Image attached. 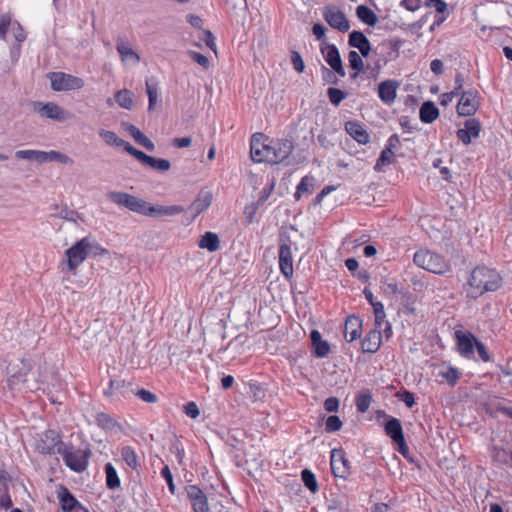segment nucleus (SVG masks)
I'll return each mask as SVG.
<instances>
[{"label":"nucleus","instance_id":"4d7b16f0","mask_svg":"<svg viewBox=\"0 0 512 512\" xmlns=\"http://www.w3.org/2000/svg\"><path fill=\"white\" fill-rule=\"evenodd\" d=\"M424 5L434 7L439 14H444L447 10V3L443 0H425Z\"/></svg>","mask_w":512,"mask_h":512},{"label":"nucleus","instance_id":"9d476101","mask_svg":"<svg viewBox=\"0 0 512 512\" xmlns=\"http://www.w3.org/2000/svg\"><path fill=\"white\" fill-rule=\"evenodd\" d=\"M64 446L59 433L53 429L44 431L37 443V449L42 454L58 453V448Z\"/></svg>","mask_w":512,"mask_h":512},{"label":"nucleus","instance_id":"a211bd4d","mask_svg":"<svg viewBox=\"0 0 512 512\" xmlns=\"http://www.w3.org/2000/svg\"><path fill=\"white\" fill-rule=\"evenodd\" d=\"M33 106L34 110L38 112L42 117L57 121H62L65 119L64 110L53 102H34Z\"/></svg>","mask_w":512,"mask_h":512},{"label":"nucleus","instance_id":"de8ad7c7","mask_svg":"<svg viewBox=\"0 0 512 512\" xmlns=\"http://www.w3.org/2000/svg\"><path fill=\"white\" fill-rule=\"evenodd\" d=\"M361 54L355 50H351L348 53V62L351 69L357 72L364 71V62L361 58Z\"/></svg>","mask_w":512,"mask_h":512},{"label":"nucleus","instance_id":"0eeeda50","mask_svg":"<svg viewBox=\"0 0 512 512\" xmlns=\"http://www.w3.org/2000/svg\"><path fill=\"white\" fill-rule=\"evenodd\" d=\"M51 88L53 91L78 90L84 86V80L63 72H52L49 75Z\"/></svg>","mask_w":512,"mask_h":512},{"label":"nucleus","instance_id":"3c124183","mask_svg":"<svg viewBox=\"0 0 512 512\" xmlns=\"http://www.w3.org/2000/svg\"><path fill=\"white\" fill-rule=\"evenodd\" d=\"M396 396L408 408H412L416 404L414 393L409 390H400L397 392Z\"/></svg>","mask_w":512,"mask_h":512},{"label":"nucleus","instance_id":"aec40b11","mask_svg":"<svg viewBox=\"0 0 512 512\" xmlns=\"http://www.w3.org/2000/svg\"><path fill=\"white\" fill-rule=\"evenodd\" d=\"M294 150L293 141L290 139H280L273 143L272 164L283 162Z\"/></svg>","mask_w":512,"mask_h":512},{"label":"nucleus","instance_id":"864d4df0","mask_svg":"<svg viewBox=\"0 0 512 512\" xmlns=\"http://www.w3.org/2000/svg\"><path fill=\"white\" fill-rule=\"evenodd\" d=\"M291 63L295 71H297L298 73H302L304 71L305 64L301 54L298 51H291Z\"/></svg>","mask_w":512,"mask_h":512},{"label":"nucleus","instance_id":"0e129e2a","mask_svg":"<svg viewBox=\"0 0 512 512\" xmlns=\"http://www.w3.org/2000/svg\"><path fill=\"white\" fill-rule=\"evenodd\" d=\"M194 512H209L208 502L206 496L192 502Z\"/></svg>","mask_w":512,"mask_h":512},{"label":"nucleus","instance_id":"1a4fd4ad","mask_svg":"<svg viewBox=\"0 0 512 512\" xmlns=\"http://www.w3.org/2000/svg\"><path fill=\"white\" fill-rule=\"evenodd\" d=\"M479 93L475 89H469L461 92V97L457 105L459 116H472L479 108Z\"/></svg>","mask_w":512,"mask_h":512},{"label":"nucleus","instance_id":"4c0bfd02","mask_svg":"<svg viewBox=\"0 0 512 512\" xmlns=\"http://www.w3.org/2000/svg\"><path fill=\"white\" fill-rule=\"evenodd\" d=\"M106 486L114 490L120 486V478L115 467L111 463L105 464Z\"/></svg>","mask_w":512,"mask_h":512},{"label":"nucleus","instance_id":"79ce46f5","mask_svg":"<svg viewBox=\"0 0 512 512\" xmlns=\"http://www.w3.org/2000/svg\"><path fill=\"white\" fill-rule=\"evenodd\" d=\"M301 480L305 487L312 493L318 491V483L315 474L309 469H303L301 471Z\"/></svg>","mask_w":512,"mask_h":512},{"label":"nucleus","instance_id":"09e8293b","mask_svg":"<svg viewBox=\"0 0 512 512\" xmlns=\"http://www.w3.org/2000/svg\"><path fill=\"white\" fill-rule=\"evenodd\" d=\"M96 423L103 429L112 430L116 427V421L107 413H97L95 418Z\"/></svg>","mask_w":512,"mask_h":512},{"label":"nucleus","instance_id":"13d9d810","mask_svg":"<svg viewBox=\"0 0 512 512\" xmlns=\"http://www.w3.org/2000/svg\"><path fill=\"white\" fill-rule=\"evenodd\" d=\"M135 395L146 403H155V402H157V399H158L156 394H154L146 389L138 390L135 393Z\"/></svg>","mask_w":512,"mask_h":512},{"label":"nucleus","instance_id":"6e6552de","mask_svg":"<svg viewBox=\"0 0 512 512\" xmlns=\"http://www.w3.org/2000/svg\"><path fill=\"white\" fill-rule=\"evenodd\" d=\"M459 354L466 359H474L475 346L478 339L469 330H456L454 332Z\"/></svg>","mask_w":512,"mask_h":512},{"label":"nucleus","instance_id":"f257e3e1","mask_svg":"<svg viewBox=\"0 0 512 512\" xmlns=\"http://www.w3.org/2000/svg\"><path fill=\"white\" fill-rule=\"evenodd\" d=\"M467 283V297L477 299L487 292L499 290L503 285V279L496 269L477 266L471 271Z\"/></svg>","mask_w":512,"mask_h":512},{"label":"nucleus","instance_id":"69168bd1","mask_svg":"<svg viewBox=\"0 0 512 512\" xmlns=\"http://www.w3.org/2000/svg\"><path fill=\"white\" fill-rule=\"evenodd\" d=\"M110 390H114L116 394L125 395L126 382L124 380H110Z\"/></svg>","mask_w":512,"mask_h":512},{"label":"nucleus","instance_id":"f03ea898","mask_svg":"<svg viewBox=\"0 0 512 512\" xmlns=\"http://www.w3.org/2000/svg\"><path fill=\"white\" fill-rule=\"evenodd\" d=\"M107 196L114 204L123 206L140 215L154 217L160 214V206L150 205L148 202L129 193L111 191Z\"/></svg>","mask_w":512,"mask_h":512},{"label":"nucleus","instance_id":"412c9836","mask_svg":"<svg viewBox=\"0 0 512 512\" xmlns=\"http://www.w3.org/2000/svg\"><path fill=\"white\" fill-rule=\"evenodd\" d=\"M362 319L356 315H350L346 318L344 325V338L351 343L361 336Z\"/></svg>","mask_w":512,"mask_h":512},{"label":"nucleus","instance_id":"c85d7f7f","mask_svg":"<svg viewBox=\"0 0 512 512\" xmlns=\"http://www.w3.org/2000/svg\"><path fill=\"white\" fill-rule=\"evenodd\" d=\"M50 216L54 218L64 219L73 223H76L79 219H81V216L77 211L69 209L66 205L51 206Z\"/></svg>","mask_w":512,"mask_h":512},{"label":"nucleus","instance_id":"680f3d73","mask_svg":"<svg viewBox=\"0 0 512 512\" xmlns=\"http://www.w3.org/2000/svg\"><path fill=\"white\" fill-rule=\"evenodd\" d=\"M184 412L188 417H190L192 419L197 418L200 414L197 404L192 401L188 402L184 405Z\"/></svg>","mask_w":512,"mask_h":512},{"label":"nucleus","instance_id":"603ef678","mask_svg":"<svg viewBox=\"0 0 512 512\" xmlns=\"http://www.w3.org/2000/svg\"><path fill=\"white\" fill-rule=\"evenodd\" d=\"M322 80L327 84L337 85L339 82L338 77L335 75V73L331 70V68H328L324 65L320 68Z\"/></svg>","mask_w":512,"mask_h":512},{"label":"nucleus","instance_id":"20e7f679","mask_svg":"<svg viewBox=\"0 0 512 512\" xmlns=\"http://www.w3.org/2000/svg\"><path fill=\"white\" fill-rule=\"evenodd\" d=\"M273 141L265 138L263 133H254L250 141L251 159L256 163L272 164Z\"/></svg>","mask_w":512,"mask_h":512},{"label":"nucleus","instance_id":"ddd939ff","mask_svg":"<svg viewBox=\"0 0 512 512\" xmlns=\"http://www.w3.org/2000/svg\"><path fill=\"white\" fill-rule=\"evenodd\" d=\"M85 243L86 242H83V239H81L65 251L69 271L77 269L87 258L84 246Z\"/></svg>","mask_w":512,"mask_h":512},{"label":"nucleus","instance_id":"6ab92c4d","mask_svg":"<svg viewBox=\"0 0 512 512\" xmlns=\"http://www.w3.org/2000/svg\"><path fill=\"white\" fill-rule=\"evenodd\" d=\"M348 45L350 47L358 49L363 57H368L371 52V43L366 35L359 30H353L349 34Z\"/></svg>","mask_w":512,"mask_h":512},{"label":"nucleus","instance_id":"5fc2aeb1","mask_svg":"<svg viewBox=\"0 0 512 512\" xmlns=\"http://www.w3.org/2000/svg\"><path fill=\"white\" fill-rule=\"evenodd\" d=\"M188 55L194 62L199 64L202 68H204V69L209 68L210 61H209L208 57H206L205 55H203L199 52H196V51H192V50L188 51Z\"/></svg>","mask_w":512,"mask_h":512},{"label":"nucleus","instance_id":"c756f323","mask_svg":"<svg viewBox=\"0 0 512 512\" xmlns=\"http://www.w3.org/2000/svg\"><path fill=\"white\" fill-rule=\"evenodd\" d=\"M125 127V131L129 133L131 137L135 140V142L141 146H143L148 151H153L155 146L153 142L146 137L136 126L132 124H123Z\"/></svg>","mask_w":512,"mask_h":512},{"label":"nucleus","instance_id":"052dcab7","mask_svg":"<svg viewBox=\"0 0 512 512\" xmlns=\"http://www.w3.org/2000/svg\"><path fill=\"white\" fill-rule=\"evenodd\" d=\"M181 205L162 206V216H174L184 212Z\"/></svg>","mask_w":512,"mask_h":512},{"label":"nucleus","instance_id":"a19ab883","mask_svg":"<svg viewBox=\"0 0 512 512\" xmlns=\"http://www.w3.org/2000/svg\"><path fill=\"white\" fill-rule=\"evenodd\" d=\"M115 101L120 107L129 110L133 106V94L127 89L119 90L115 94Z\"/></svg>","mask_w":512,"mask_h":512},{"label":"nucleus","instance_id":"e433bc0d","mask_svg":"<svg viewBox=\"0 0 512 512\" xmlns=\"http://www.w3.org/2000/svg\"><path fill=\"white\" fill-rule=\"evenodd\" d=\"M15 157L35 161L37 163H44V151L41 150H18L15 152Z\"/></svg>","mask_w":512,"mask_h":512},{"label":"nucleus","instance_id":"ea45409f","mask_svg":"<svg viewBox=\"0 0 512 512\" xmlns=\"http://www.w3.org/2000/svg\"><path fill=\"white\" fill-rule=\"evenodd\" d=\"M146 92L149 99L148 109L151 110L154 108L158 100L157 82L154 78L146 80Z\"/></svg>","mask_w":512,"mask_h":512},{"label":"nucleus","instance_id":"e2e57ef3","mask_svg":"<svg viewBox=\"0 0 512 512\" xmlns=\"http://www.w3.org/2000/svg\"><path fill=\"white\" fill-rule=\"evenodd\" d=\"M475 350L477 351L479 358L483 362H490L491 361L490 354L487 351L486 346L484 345V343H482L481 341L478 340V342H477V344L475 346Z\"/></svg>","mask_w":512,"mask_h":512},{"label":"nucleus","instance_id":"774afa93","mask_svg":"<svg viewBox=\"0 0 512 512\" xmlns=\"http://www.w3.org/2000/svg\"><path fill=\"white\" fill-rule=\"evenodd\" d=\"M201 40H203L207 47H209L211 50L216 51V42L215 37L209 30H203V37H201Z\"/></svg>","mask_w":512,"mask_h":512},{"label":"nucleus","instance_id":"2eb2a0df","mask_svg":"<svg viewBox=\"0 0 512 512\" xmlns=\"http://www.w3.org/2000/svg\"><path fill=\"white\" fill-rule=\"evenodd\" d=\"M480 131V121L476 118H469L465 121L464 128L457 130L456 136L464 145H468L473 138L479 137Z\"/></svg>","mask_w":512,"mask_h":512},{"label":"nucleus","instance_id":"338daca9","mask_svg":"<svg viewBox=\"0 0 512 512\" xmlns=\"http://www.w3.org/2000/svg\"><path fill=\"white\" fill-rule=\"evenodd\" d=\"M339 408V400L336 397H329L324 401V409L329 412H337Z\"/></svg>","mask_w":512,"mask_h":512},{"label":"nucleus","instance_id":"a18cd8bd","mask_svg":"<svg viewBox=\"0 0 512 512\" xmlns=\"http://www.w3.org/2000/svg\"><path fill=\"white\" fill-rule=\"evenodd\" d=\"M327 96L332 105L339 106L340 103L347 98L348 93L339 88L329 87L327 89Z\"/></svg>","mask_w":512,"mask_h":512},{"label":"nucleus","instance_id":"c9c22d12","mask_svg":"<svg viewBox=\"0 0 512 512\" xmlns=\"http://www.w3.org/2000/svg\"><path fill=\"white\" fill-rule=\"evenodd\" d=\"M314 180V177L310 175H306L300 180L296 187V192L294 194L295 200L298 201L303 193H312Z\"/></svg>","mask_w":512,"mask_h":512},{"label":"nucleus","instance_id":"5701e85b","mask_svg":"<svg viewBox=\"0 0 512 512\" xmlns=\"http://www.w3.org/2000/svg\"><path fill=\"white\" fill-rule=\"evenodd\" d=\"M310 339L312 345V354L316 358H324L330 352V344L322 339L321 333L317 329H313L310 332Z\"/></svg>","mask_w":512,"mask_h":512},{"label":"nucleus","instance_id":"cd10ccee","mask_svg":"<svg viewBox=\"0 0 512 512\" xmlns=\"http://www.w3.org/2000/svg\"><path fill=\"white\" fill-rule=\"evenodd\" d=\"M384 431L386 435L394 442L404 437L401 421L393 416H387L384 423Z\"/></svg>","mask_w":512,"mask_h":512},{"label":"nucleus","instance_id":"6e6d98bb","mask_svg":"<svg viewBox=\"0 0 512 512\" xmlns=\"http://www.w3.org/2000/svg\"><path fill=\"white\" fill-rule=\"evenodd\" d=\"M162 478L167 482L169 491L172 494H175L176 487H175V484H174V481H173V476H172V473H171V471L169 469V466H167V465L162 467Z\"/></svg>","mask_w":512,"mask_h":512},{"label":"nucleus","instance_id":"49530a36","mask_svg":"<svg viewBox=\"0 0 512 512\" xmlns=\"http://www.w3.org/2000/svg\"><path fill=\"white\" fill-rule=\"evenodd\" d=\"M121 456H122V459L125 461V463L130 468H132V469L137 468V466H138L137 454L130 446H125L121 449Z\"/></svg>","mask_w":512,"mask_h":512},{"label":"nucleus","instance_id":"dca6fc26","mask_svg":"<svg viewBox=\"0 0 512 512\" xmlns=\"http://www.w3.org/2000/svg\"><path fill=\"white\" fill-rule=\"evenodd\" d=\"M116 49L126 66L134 67L140 62V56L132 49L125 38L117 39Z\"/></svg>","mask_w":512,"mask_h":512},{"label":"nucleus","instance_id":"a878e982","mask_svg":"<svg viewBox=\"0 0 512 512\" xmlns=\"http://www.w3.org/2000/svg\"><path fill=\"white\" fill-rule=\"evenodd\" d=\"M320 51L330 68L342 62L339 49L335 44L323 42Z\"/></svg>","mask_w":512,"mask_h":512},{"label":"nucleus","instance_id":"393cba45","mask_svg":"<svg viewBox=\"0 0 512 512\" xmlns=\"http://www.w3.org/2000/svg\"><path fill=\"white\" fill-rule=\"evenodd\" d=\"M345 130L359 144H367L370 140L367 130L357 121L346 122Z\"/></svg>","mask_w":512,"mask_h":512},{"label":"nucleus","instance_id":"423d86ee","mask_svg":"<svg viewBox=\"0 0 512 512\" xmlns=\"http://www.w3.org/2000/svg\"><path fill=\"white\" fill-rule=\"evenodd\" d=\"M292 241L286 233L279 237V269L286 280L293 277Z\"/></svg>","mask_w":512,"mask_h":512},{"label":"nucleus","instance_id":"bb28decb","mask_svg":"<svg viewBox=\"0 0 512 512\" xmlns=\"http://www.w3.org/2000/svg\"><path fill=\"white\" fill-rule=\"evenodd\" d=\"M439 117V109L433 101H425L419 109V118L422 123L431 124Z\"/></svg>","mask_w":512,"mask_h":512},{"label":"nucleus","instance_id":"f704fd0d","mask_svg":"<svg viewBox=\"0 0 512 512\" xmlns=\"http://www.w3.org/2000/svg\"><path fill=\"white\" fill-rule=\"evenodd\" d=\"M83 239V242H86L84 244L85 246V249H86V255L87 257L89 256H100V255H103V254H107L108 253V250H106L105 248H103L96 240H94L93 238L91 237H84L82 238Z\"/></svg>","mask_w":512,"mask_h":512},{"label":"nucleus","instance_id":"c03bdc74","mask_svg":"<svg viewBox=\"0 0 512 512\" xmlns=\"http://www.w3.org/2000/svg\"><path fill=\"white\" fill-rule=\"evenodd\" d=\"M395 155V152L391 151L390 149H383L380 152V155L376 161V164L374 166V170L377 172H380L383 170L384 166H387L391 164L392 157Z\"/></svg>","mask_w":512,"mask_h":512},{"label":"nucleus","instance_id":"473e14b6","mask_svg":"<svg viewBox=\"0 0 512 512\" xmlns=\"http://www.w3.org/2000/svg\"><path fill=\"white\" fill-rule=\"evenodd\" d=\"M356 16L361 22L368 26L373 27L378 22L376 13L365 4H361L356 7Z\"/></svg>","mask_w":512,"mask_h":512},{"label":"nucleus","instance_id":"9b49d317","mask_svg":"<svg viewBox=\"0 0 512 512\" xmlns=\"http://www.w3.org/2000/svg\"><path fill=\"white\" fill-rule=\"evenodd\" d=\"M331 470L334 477L347 479L350 475L351 464L341 449H333L331 452Z\"/></svg>","mask_w":512,"mask_h":512},{"label":"nucleus","instance_id":"f3484780","mask_svg":"<svg viewBox=\"0 0 512 512\" xmlns=\"http://www.w3.org/2000/svg\"><path fill=\"white\" fill-rule=\"evenodd\" d=\"M212 193L208 190H201L196 199L189 205L188 210L192 213V222L198 215L207 210L212 203Z\"/></svg>","mask_w":512,"mask_h":512},{"label":"nucleus","instance_id":"7ed1b4c3","mask_svg":"<svg viewBox=\"0 0 512 512\" xmlns=\"http://www.w3.org/2000/svg\"><path fill=\"white\" fill-rule=\"evenodd\" d=\"M413 261L418 267L434 274H445L450 270L449 261L442 255L427 249H420L415 252Z\"/></svg>","mask_w":512,"mask_h":512},{"label":"nucleus","instance_id":"37998d69","mask_svg":"<svg viewBox=\"0 0 512 512\" xmlns=\"http://www.w3.org/2000/svg\"><path fill=\"white\" fill-rule=\"evenodd\" d=\"M99 135L105 141V143L110 146L123 147L124 143L126 142L119 138L113 131L101 130Z\"/></svg>","mask_w":512,"mask_h":512},{"label":"nucleus","instance_id":"4468645a","mask_svg":"<svg viewBox=\"0 0 512 512\" xmlns=\"http://www.w3.org/2000/svg\"><path fill=\"white\" fill-rule=\"evenodd\" d=\"M323 17L332 28L340 32H346L350 28L349 21L345 14L335 7H326L323 11Z\"/></svg>","mask_w":512,"mask_h":512},{"label":"nucleus","instance_id":"72a5a7b5","mask_svg":"<svg viewBox=\"0 0 512 512\" xmlns=\"http://www.w3.org/2000/svg\"><path fill=\"white\" fill-rule=\"evenodd\" d=\"M372 393L369 389L360 391L355 397L356 409L359 413H365L368 411L372 402Z\"/></svg>","mask_w":512,"mask_h":512},{"label":"nucleus","instance_id":"7c9ffc66","mask_svg":"<svg viewBox=\"0 0 512 512\" xmlns=\"http://www.w3.org/2000/svg\"><path fill=\"white\" fill-rule=\"evenodd\" d=\"M275 185H276V179L274 177L268 179L267 184L262 189L258 200L254 204V207L252 208V211L248 216L249 222H252L253 214L255 213V211L258 208H260L261 206H263L265 204V202L269 199V197L271 196V194L275 188Z\"/></svg>","mask_w":512,"mask_h":512},{"label":"nucleus","instance_id":"58836bf2","mask_svg":"<svg viewBox=\"0 0 512 512\" xmlns=\"http://www.w3.org/2000/svg\"><path fill=\"white\" fill-rule=\"evenodd\" d=\"M439 376L446 380V382L454 387L457 384L460 373L457 368L453 366L442 367L439 371Z\"/></svg>","mask_w":512,"mask_h":512},{"label":"nucleus","instance_id":"39448f33","mask_svg":"<svg viewBox=\"0 0 512 512\" xmlns=\"http://www.w3.org/2000/svg\"><path fill=\"white\" fill-rule=\"evenodd\" d=\"M58 454L62 456L65 465L74 472H83L88 466L89 451L73 450L64 445L58 448Z\"/></svg>","mask_w":512,"mask_h":512},{"label":"nucleus","instance_id":"4be33fe9","mask_svg":"<svg viewBox=\"0 0 512 512\" xmlns=\"http://www.w3.org/2000/svg\"><path fill=\"white\" fill-rule=\"evenodd\" d=\"M382 332L381 330L371 329L366 333L361 342V348L364 353H376L381 347Z\"/></svg>","mask_w":512,"mask_h":512},{"label":"nucleus","instance_id":"8fccbe9b","mask_svg":"<svg viewBox=\"0 0 512 512\" xmlns=\"http://www.w3.org/2000/svg\"><path fill=\"white\" fill-rule=\"evenodd\" d=\"M342 421L337 415H330L325 421V431L328 433L339 431L342 427Z\"/></svg>","mask_w":512,"mask_h":512},{"label":"nucleus","instance_id":"bf43d9fd","mask_svg":"<svg viewBox=\"0 0 512 512\" xmlns=\"http://www.w3.org/2000/svg\"><path fill=\"white\" fill-rule=\"evenodd\" d=\"M187 496L191 500V502L196 501L197 499L204 498L206 496L204 492L196 485H190L187 488Z\"/></svg>","mask_w":512,"mask_h":512},{"label":"nucleus","instance_id":"2f4dec72","mask_svg":"<svg viewBox=\"0 0 512 512\" xmlns=\"http://www.w3.org/2000/svg\"><path fill=\"white\" fill-rule=\"evenodd\" d=\"M198 246L209 252H215L220 248V239L216 233L208 231L201 236Z\"/></svg>","mask_w":512,"mask_h":512},{"label":"nucleus","instance_id":"f8f14e48","mask_svg":"<svg viewBox=\"0 0 512 512\" xmlns=\"http://www.w3.org/2000/svg\"><path fill=\"white\" fill-rule=\"evenodd\" d=\"M57 497L63 512H88V510L76 499V497L65 486H60Z\"/></svg>","mask_w":512,"mask_h":512},{"label":"nucleus","instance_id":"b1692460","mask_svg":"<svg viewBox=\"0 0 512 512\" xmlns=\"http://www.w3.org/2000/svg\"><path fill=\"white\" fill-rule=\"evenodd\" d=\"M398 85L394 80H385L379 83L378 96L384 104L390 105L394 102Z\"/></svg>","mask_w":512,"mask_h":512}]
</instances>
